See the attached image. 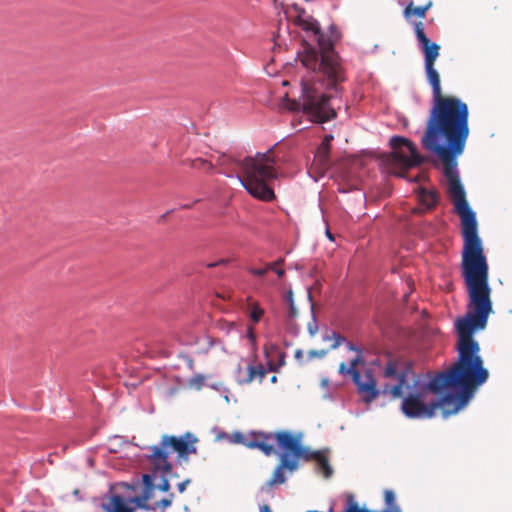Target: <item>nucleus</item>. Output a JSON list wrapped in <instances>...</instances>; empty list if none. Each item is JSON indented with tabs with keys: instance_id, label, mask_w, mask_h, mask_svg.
<instances>
[{
	"instance_id": "obj_1",
	"label": "nucleus",
	"mask_w": 512,
	"mask_h": 512,
	"mask_svg": "<svg viewBox=\"0 0 512 512\" xmlns=\"http://www.w3.org/2000/svg\"><path fill=\"white\" fill-rule=\"evenodd\" d=\"M455 212L461 219L463 250L461 273L468 294L467 312L455 322L458 336L457 361L446 371L437 373L428 383L434 393L454 387L466 392L474 391L489 377L480 356V345L474 339L475 332L484 330L493 312L492 289L489 285V265L478 235L476 214L470 208L464 187L447 189Z\"/></svg>"
},
{
	"instance_id": "obj_2",
	"label": "nucleus",
	"mask_w": 512,
	"mask_h": 512,
	"mask_svg": "<svg viewBox=\"0 0 512 512\" xmlns=\"http://www.w3.org/2000/svg\"><path fill=\"white\" fill-rule=\"evenodd\" d=\"M432 6L431 0L423 6H415L410 1L403 10V16L414 26L416 38L424 54L427 80L432 87L433 106L421 143L427 151L441 160L447 189H453L463 187L457 170V158L463 153L469 135V111L467 104L461 99L443 95L440 75L435 69L440 46L426 36L423 22L413 21V17L425 18Z\"/></svg>"
},
{
	"instance_id": "obj_3",
	"label": "nucleus",
	"mask_w": 512,
	"mask_h": 512,
	"mask_svg": "<svg viewBox=\"0 0 512 512\" xmlns=\"http://www.w3.org/2000/svg\"><path fill=\"white\" fill-rule=\"evenodd\" d=\"M297 25L305 31L313 32L317 37L318 45L315 47L305 43L303 50L298 53L300 62L307 70L323 77L328 88H336L339 83L345 81L346 77L333 42L321 32L318 21L312 16L301 18V22H297Z\"/></svg>"
},
{
	"instance_id": "obj_4",
	"label": "nucleus",
	"mask_w": 512,
	"mask_h": 512,
	"mask_svg": "<svg viewBox=\"0 0 512 512\" xmlns=\"http://www.w3.org/2000/svg\"><path fill=\"white\" fill-rule=\"evenodd\" d=\"M412 375L410 362L389 359L383 370V377L387 382L379 390L380 394L388 395L392 399L402 398L401 411L408 418H431L435 415L436 405H432V402L426 404L421 392H410L404 396L405 390L410 389L409 378Z\"/></svg>"
},
{
	"instance_id": "obj_5",
	"label": "nucleus",
	"mask_w": 512,
	"mask_h": 512,
	"mask_svg": "<svg viewBox=\"0 0 512 512\" xmlns=\"http://www.w3.org/2000/svg\"><path fill=\"white\" fill-rule=\"evenodd\" d=\"M229 160L241 170L237 178L252 197L265 202L276 198L271 187V182L276 180L279 174L276 169L274 148L245 157L243 160Z\"/></svg>"
},
{
	"instance_id": "obj_6",
	"label": "nucleus",
	"mask_w": 512,
	"mask_h": 512,
	"mask_svg": "<svg viewBox=\"0 0 512 512\" xmlns=\"http://www.w3.org/2000/svg\"><path fill=\"white\" fill-rule=\"evenodd\" d=\"M198 442L197 437L186 432L180 437L172 435H163L158 445L149 448L151 454L148 459L155 471L171 472L172 465L168 458L171 452H176L180 459H188L190 454H196L197 448L195 444Z\"/></svg>"
},
{
	"instance_id": "obj_7",
	"label": "nucleus",
	"mask_w": 512,
	"mask_h": 512,
	"mask_svg": "<svg viewBox=\"0 0 512 512\" xmlns=\"http://www.w3.org/2000/svg\"><path fill=\"white\" fill-rule=\"evenodd\" d=\"M292 110H302L313 121L324 123L336 117V111L329 105V97L320 91L310 81H302V95L300 101H295L290 107Z\"/></svg>"
},
{
	"instance_id": "obj_8",
	"label": "nucleus",
	"mask_w": 512,
	"mask_h": 512,
	"mask_svg": "<svg viewBox=\"0 0 512 512\" xmlns=\"http://www.w3.org/2000/svg\"><path fill=\"white\" fill-rule=\"evenodd\" d=\"M347 348L350 351H355L357 354L350 361L349 366H347L345 362H341L338 372L342 376H350L353 383L356 385L357 392L361 396L363 402L370 404L380 395V391L377 388V382L370 370L365 371L362 376L357 369L359 365L364 364L362 350L351 342L347 343Z\"/></svg>"
},
{
	"instance_id": "obj_9",
	"label": "nucleus",
	"mask_w": 512,
	"mask_h": 512,
	"mask_svg": "<svg viewBox=\"0 0 512 512\" xmlns=\"http://www.w3.org/2000/svg\"><path fill=\"white\" fill-rule=\"evenodd\" d=\"M390 146L393 149L384 159L387 171L399 177H406L405 173L423 161L413 142L402 136H393L390 139Z\"/></svg>"
},
{
	"instance_id": "obj_10",
	"label": "nucleus",
	"mask_w": 512,
	"mask_h": 512,
	"mask_svg": "<svg viewBox=\"0 0 512 512\" xmlns=\"http://www.w3.org/2000/svg\"><path fill=\"white\" fill-rule=\"evenodd\" d=\"M270 434L272 435L271 439H275L278 447L284 451L282 455H287L288 458L295 459L297 462L299 459L310 460L311 450L301 444V434L294 435L288 431Z\"/></svg>"
},
{
	"instance_id": "obj_11",
	"label": "nucleus",
	"mask_w": 512,
	"mask_h": 512,
	"mask_svg": "<svg viewBox=\"0 0 512 512\" xmlns=\"http://www.w3.org/2000/svg\"><path fill=\"white\" fill-rule=\"evenodd\" d=\"M272 435L264 432H251L245 435L241 432H234L228 435L230 443L241 444L249 449H259L266 456H270L275 453V448L269 443Z\"/></svg>"
},
{
	"instance_id": "obj_12",
	"label": "nucleus",
	"mask_w": 512,
	"mask_h": 512,
	"mask_svg": "<svg viewBox=\"0 0 512 512\" xmlns=\"http://www.w3.org/2000/svg\"><path fill=\"white\" fill-rule=\"evenodd\" d=\"M458 390L459 392L456 394L448 393L440 400L432 401V405H436V410L439 408L442 410L444 417L457 413L468 403L473 395V393L466 392L463 389Z\"/></svg>"
},
{
	"instance_id": "obj_13",
	"label": "nucleus",
	"mask_w": 512,
	"mask_h": 512,
	"mask_svg": "<svg viewBox=\"0 0 512 512\" xmlns=\"http://www.w3.org/2000/svg\"><path fill=\"white\" fill-rule=\"evenodd\" d=\"M157 472L155 469L151 468V473L143 474V492L140 496H135L129 500L131 503H135L137 507L148 509L147 502L153 497V493L155 490L154 481L157 478Z\"/></svg>"
},
{
	"instance_id": "obj_14",
	"label": "nucleus",
	"mask_w": 512,
	"mask_h": 512,
	"mask_svg": "<svg viewBox=\"0 0 512 512\" xmlns=\"http://www.w3.org/2000/svg\"><path fill=\"white\" fill-rule=\"evenodd\" d=\"M298 468V462L290 459L287 455H281L280 464L275 468L271 479L267 482L268 486L283 484L286 481L283 470L288 469L294 471Z\"/></svg>"
},
{
	"instance_id": "obj_15",
	"label": "nucleus",
	"mask_w": 512,
	"mask_h": 512,
	"mask_svg": "<svg viewBox=\"0 0 512 512\" xmlns=\"http://www.w3.org/2000/svg\"><path fill=\"white\" fill-rule=\"evenodd\" d=\"M332 140V135H325L314 157L315 163L323 170H326L330 165L329 154Z\"/></svg>"
},
{
	"instance_id": "obj_16",
	"label": "nucleus",
	"mask_w": 512,
	"mask_h": 512,
	"mask_svg": "<svg viewBox=\"0 0 512 512\" xmlns=\"http://www.w3.org/2000/svg\"><path fill=\"white\" fill-rule=\"evenodd\" d=\"M104 512H134V508L127 505L126 500L119 494H112L106 502H102Z\"/></svg>"
},
{
	"instance_id": "obj_17",
	"label": "nucleus",
	"mask_w": 512,
	"mask_h": 512,
	"mask_svg": "<svg viewBox=\"0 0 512 512\" xmlns=\"http://www.w3.org/2000/svg\"><path fill=\"white\" fill-rule=\"evenodd\" d=\"M267 374V369L262 364H250L247 367V376L238 381L239 384H251L254 381L261 383Z\"/></svg>"
},
{
	"instance_id": "obj_18",
	"label": "nucleus",
	"mask_w": 512,
	"mask_h": 512,
	"mask_svg": "<svg viewBox=\"0 0 512 512\" xmlns=\"http://www.w3.org/2000/svg\"><path fill=\"white\" fill-rule=\"evenodd\" d=\"M312 459L318 462L319 468L326 478L332 475L333 470L328 462V459L322 453L311 451L310 460Z\"/></svg>"
},
{
	"instance_id": "obj_19",
	"label": "nucleus",
	"mask_w": 512,
	"mask_h": 512,
	"mask_svg": "<svg viewBox=\"0 0 512 512\" xmlns=\"http://www.w3.org/2000/svg\"><path fill=\"white\" fill-rule=\"evenodd\" d=\"M384 500L386 509L381 512H402L401 508L396 504L395 494L392 490L384 491Z\"/></svg>"
},
{
	"instance_id": "obj_20",
	"label": "nucleus",
	"mask_w": 512,
	"mask_h": 512,
	"mask_svg": "<svg viewBox=\"0 0 512 512\" xmlns=\"http://www.w3.org/2000/svg\"><path fill=\"white\" fill-rule=\"evenodd\" d=\"M420 200L427 208H432L438 201V195L434 191L422 190L420 194Z\"/></svg>"
},
{
	"instance_id": "obj_21",
	"label": "nucleus",
	"mask_w": 512,
	"mask_h": 512,
	"mask_svg": "<svg viewBox=\"0 0 512 512\" xmlns=\"http://www.w3.org/2000/svg\"><path fill=\"white\" fill-rule=\"evenodd\" d=\"M263 315H264V309H262L258 303L254 302V303L250 304L249 317L254 324L258 323L261 320Z\"/></svg>"
},
{
	"instance_id": "obj_22",
	"label": "nucleus",
	"mask_w": 512,
	"mask_h": 512,
	"mask_svg": "<svg viewBox=\"0 0 512 512\" xmlns=\"http://www.w3.org/2000/svg\"><path fill=\"white\" fill-rule=\"evenodd\" d=\"M205 383V376L196 374L188 380V386L195 390H201Z\"/></svg>"
},
{
	"instance_id": "obj_23",
	"label": "nucleus",
	"mask_w": 512,
	"mask_h": 512,
	"mask_svg": "<svg viewBox=\"0 0 512 512\" xmlns=\"http://www.w3.org/2000/svg\"><path fill=\"white\" fill-rule=\"evenodd\" d=\"M284 264V259L283 258H280L274 262H271V263H268L267 264V270H272L274 271L278 277H283L284 274H285V271L284 269L281 268V266Z\"/></svg>"
},
{
	"instance_id": "obj_24",
	"label": "nucleus",
	"mask_w": 512,
	"mask_h": 512,
	"mask_svg": "<svg viewBox=\"0 0 512 512\" xmlns=\"http://www.w3.org/2000/svg\"><path fill=\"white\" fill-rule=\"evenodd\" d=\"M348 507L344 510V512H371L372 510H368L366 508H360L358 503L354 501V496L352 494L348 495Z\"/></svg>"
},
{
	"instance_id": "obj_25",
	"label": "nucleus",
	"mask_w": 512,
	"mask_h": 512,
	"mask_svg": "<svg viewBox=\"0 0 512 512\" xmlns=\"http://www.w3.org/2000/svg\"><path fill=\"white\" fill-rule=\"evenodd\" d=\"M169 472L158 471L157 475L160 474L161 482L155 488H158L162 492H168L171 488L169 480L166 478V474Z\"/></svg>"
},
{
	"instance_id": "obj_26",
	"label": "nucleus",
	"mask_w": 512,
	"mask_h": 512,
	"mask_svg": "<svg viewBox=\"0 0 512 512\" xmlns=\"http://www.w3.org/2000/svg\"><path fill=\"white\" fill-rule=\"evenodd\" d=\"M327 340H333L331 349H336L345 341V338L343 336H341L340 334L333 332L331 336L328 335V336L324 337V341H327Z\"/></svg>"
},
{
	"instance_id": "obj_27",
	"label": "nucleus",
	"mask_w": 512,
	"mask_h": 512,
	"mask_svg": "<svg viewBox=\"0 0 512 512\" xmlns=\"http://www.w3.org/2000/svg\"><path fill=\"white\" fill-rule=\"evenodd\" d=\"M328 353V350L322 349V350H310L308 352V359L313 360L315 358H324L326 354Z\"/></svg>"
},
{
	"instance_id": "obj_28",
	"label": "nucleus",
	"mask_w": 512,
	"mask_h": 512,
	"mask_svg": "<svg viewBox=\"0 0 512 512\" xmlns=\"http://www.w3.org/2000/svg\"><path fill=\"white\" fill-rule=\"evenodd\" d=\"M173 498H174V494L171 493L169 495V497L163 498L161 501L157 502L156 506L161 508L162 510H164V509H166V508L171 506Z\"/></svg>"
},
{
	"instance_id": "obj_29",
	"label": "nucleus",
	"mask_w": 512,
	"mask_h": 512,
	"mask_svg": "<svg viewBox=\"0 0 512 512\" xmlns=\"http://www.w3.org/2000/svg\"><path fill=\"white\" fill-rule=\"evenodd\" d=\"M293 9L296 11L297 13V17H296V21L295 23L297 24V22H301V18H306L307 16H309L305 9L302 8V7H299L298 5L294 4L293 5Z\"/></svg>"
},
{
	"instance_id": "obj_30",
	"label": "nucleus",
	"mask_w": 512,
	"mask_h": 512,
	"mask_svg": "<svg viewBox=\"0 0 512 512\" xmlns=\"http://www.w3.org/2000/svg\"><path fill=\"white\" fill-rule=\"evenodd\" d=\"M308 332L311 336L316 335L318 331V325L315 316H312V320L307 325Z\"/></svg>"
},
{
	"instance_id": "obj_31",
	"label": "nucleus",
	"mask_w": 512,
	"mask_h": 512,
	"mask_svg": "<svg viewBox=\"0 0 512 512\" xmlns=\"http://www.w3.org/2000/svg\"><path fill=\"white\" fill-rule=\"evenodd\" d=\"M248 271L252 275H255L258 277H263L268 272L267 266L265 268H249Z\"/></svg>"
},
{
	"instance_id": "obj_32",
	"label": "nucleus",
	"mask_w": 512,
	"mask_h": 512,
	"mask_svg": "<svg viewBox=\"0 0 512 512\" xmlns=\"http://www.w3.org/2000/svg\"><path fill=\"white\" fill-rule=\"evenodd\" d=\"M190 483V480L189 479H186L185 481L183 482H180L178 485H177V488H178V491L180 493H183L185 490H186V487L187 485Z\"/></svg>"
},
{
	"instance_id": "obj_33",
	"label": "nucleus",
	"mask_w": 512,
	"mask_h": 512,
	"mask_svg": "<svg viewBox=\"0 0 512 512\" xmlns=\"http://www.w3.org/2000/svg\"><path fill=\"white\" fill-rule=\"evenodd\" d=\"M296 316H297V310L295 308L294 303H291V305H289V317L294 318Z\"/></svg>"
},
{
	"instance_id": "obj_34",
	"label": "nucleus",
	"mask_w": 512,
	"mask_h": 512,
	"mask_svg": "<svg viewBox=\"0 0 512 512\" xmlns=\"http://www.w3.org/2000/svg\"><path fill=\"white\" fill-rule=\"evenodd\" d=\"M286 301L288 302L289 305H291V303H294L292 291L287 292Z\"/></svg>"
},
{
	"instance_id": "obj_35",
	"label": "nucleus",
	"mask_w": 512,
	"mask_h": 512,
	"mask_svg": "<svg viewBox=\"0 0 512 512\" xmlns=\"http://www.w3.org/2000/svg\"><path fill=\"white\" fill-rule=\"evenodd\" d=\"M277 370H278L277 365H275L273 362H268V370L267 371L276 372Z\"/></svg>"
},
{
	"instance_id": "obj_36",
	"label": "nucleus",
	"mask_w": 512,
	"mask_h": 512,
	"mask_svg": "<svg viewBox=\"0 0 512 512\" xmlns=\"http://www.w3.org/2000/svg\"><path fill=\"white\" fill-rule=\"evenodd\" d=\"M303 355H304L303 351L298 349V350L295 351V355L294 356H295V358L297 360H301L303 358Z\"/></svg>"
},
{
	"instance_id": "obj_37",
	"label": "nucleus",
	"mask_w": 512,
	"mask_h": 512,
	"mask_svg": "<svg viewBox=\"0 0 512 512\" xmlns=\"http://www.w3.org/2000/svg\"><path fill=\"white\" fill-rule=\"evenodd\" d=\"M260 512H272L269 505L264 504L260 507Z\"/></svg>"
},
{
	"instance_id": "obj_38",
	"label": "nucleus",
	"mask_w": 512,
	"mask_h": 512,
	"mask_svg": "<svg viewBox=\"0 0 512 512\" xmlns=\"http://www.w3.org/2000/svg\"><path fill=\"white\" fill-rule=\"evenodd\" d=\"M229 262H230V259H220V260L218 261V266H220V265H226V264H228Z\"/></svg>"
},
{
	"instance_id": "obj_39",
	"label": "nucleus",
	"mask_w": 512,
	"mask_h": 512,
	"mask_svg": "<svg viewBox=\"0 0 512 512\" xmlns=\"http://www.w3.org/2000/svg\"><path fill=\"white\" fill-rule=\"evenodd\" d=\"M216 266H218V261H217V262H212V263H208V264H207V267H208V268H214V267H216Z\"/></svg>"
},
{
	"instance_id": "obj_40",
	"label": "nucleus",
	"mask_w": 512,
	"mask_h": 512,
	"mask_svg": "<svg viewBox=\"0 0 512 512\" xmlns=\"http://www.w3.org/2000/svg\"><path fill=\"white\" fill-rule=\"evenodd\" d=\"M284 363H285V362H284V354H281V355H280V360H279V365H278V366H282V365H284Z\"/></svg>"
},
{
	"instance_id": "obj_41",
	"label": "nucleus",
	"mask_w": 512,
	"mask_h": 512,
	"mask_svg": "<svg viewBox=\"0 0 512 512\" xmlns=\"http://www.w3.org/2000/svg\"><path fill=\"white\" fill-rule=\"evenodd\" d=\"M278 378L277 376L273 375L271 378H270V382L275 384L277 382Z\"/></svg>"
},
{
	"instance_id": "obj_42",
	"label": "nucleus",
	"mask_w": 512,
	"mask_h": 512,
	"mask_svg": "<svg viewBox=\"0 0 512 512\" xmlns=\"http://www.w3.org/2000/svg\"><path fill=\"white\" fill-rule=\"evenodd\" d=\"M326 235L327 237L330 239V240H333V235L331 234V232L329 230L326 231Z\"/></svg>"
},
{
	"instance_id": "obj_43",
	"label": "nucleus",
	"mask_w": 512,
	"mask_h": 512,
	"mask_svg": "<svg viewBox=\"0 0 512 512\" xmlns=\"http://www.w3.org/2000/svg\"><path fill=\"white\" fill-rule=\"evenodd\" d=\"M200 161H201V163H202L203 165H208L209 167L211 166L210 164H208V163H207L206 161H204V160H200Z\"/></svg>"
},
{
	"instance_id": "obj_44",
	"label": "nucleus",
	"mask_w": 512,
	"mask_h": 512,
	"mask_svg": "<svg viewBox=\"0 0 512 512\" xmlns=\"http://www.w3.org/2000/svg\"><path fill=\"white\" fill-rule=\"evenodd\" d=\"M190 207H191V205H189V204H186V205L183 206V208H186V209H188Z\"/></svg>"
},
{
	"instance_id": "obj_45",
	"label": "nucleus",
	"mask_w": 512,
	"mask_h": 512,
	"mask_svg": "<svg viewBox=\"0 0 512 512\" xmlns=\"http://www.w3.org/2000/svg\"><path fill=\"white\" fill-rule=\"evenodd\" d=\"M190 367L192 368L193 367V360H190Z\"/></svg>"
}]
</instances>
